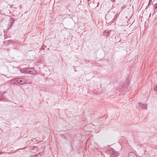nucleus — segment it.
Wrapping results in <instances>:
<instances>
[{
    "mask_svg": "<svg viewBox=\"0 0 157 157\" xmlns=\"http://www.w3.org/2000/svg\"><path fill=\"white\" fill-rule=\"evenodd\" d=\"M128 156L129 157H137L136 154L132 152L129 153Z\"/></svg>",
    "mask_w": 157,
    "mask_h": 157,
    "instance_id": "obj_6",
    "label": "nucleus"
},
{
    "mask_svg": "<svg viewBox=\"0 0 157 157\" xmlns=\"http://www.w3.org/2000/svg\"><path fill=\"white\" fill-rule=\"evenodd\" d=\"M113 148H110L107 149L106 151V152L107 153H112V151H113Z\"/></svg>",
    "mask_w": 157,
    "mask_h": 157,
    "instance_id": "obj_7",
    "label": "nucleus"
},
{
    "mask_svg": "<svg viewBox=\"0 0 157 157\" xmlns=\"http://www.w3.org/2000/svg\"><path fill=\"white\" fill-rule=\"evenodd\" d=\"M36 155H33L32 156H31V157H36Z\"/></svg>",
    "mask_w": 157,
    "mask_h": 157,
    "instance_id": "obj_16",
    "label": "nucleus"
},
{
    "mask_svg": "<svg viewBox=\"0 0 157 157\" xmlns=\"http://www.w3.org/2000/svg\"><path fill=\"white\" fill-rule=\"evenodd\" d=\"M25 79L23 78L22 79H21L20 78H18V85L22 84L23 83H25Z\"/></svg>",
    "mask_w": 157,
    "mask_h": 157,
    "instance_id": "obj_3",
    "label": "nucleus"
},
{
    "mask_svg": "<svg viewBox=\"0 0 157 157\" xmlns=\"http://www.w3.org/2000/svg\"><path fill=\"white\" fill-rule=\"evenodd\" d=\"M111 31V30L108 31V33H109V34H108V36L110 35Z\"/></svg>",
    "mask_w": 157,
    "mask_h": 157,
    "instance_id": "obj_15",
    "label": "nucleus"
},
{
    "mask_svg": "<svg viewBox=\"0 0 157 157\" xmlns=\"http://www.w3.org/2000/svg\"><path fill=\"white\" fill-rule=\"evenodd\" d=\"M25 68L26 71V73L36 75V72L33 68L27 67Z\"/></svg>",
    "mask_w": 157,
    "mask_h": 157,
    "instance_id": "obj_1",
    "label": "nucleus"
},
{
    "mask_svg": "<svg viewBox=\"0 0 157 157\" xmlns=\"http://www.w3.org/2000/svg\"><path fill=\"white\" fill-rule=\"evenodd\" d=\"M20 71L22 73H26V70L25 68L21 69Z\"/></svg>",
    "mask_w": 157,
    "mask_h": 157,
    "instance_id": "obj_9",
    "label": "nucleus"
},
{
    "mask_svg": "<svg viewBox=\"0 0 157 157\" xmlns=\"http://www.w3.org/2000/svg\"><path fill=\"white\" fill-rule=\"evenodd\" d=\"M115 0H112V1H113V2H114L115 1Z\"/></svg>",
    "mask_w": 157,
    "mask_h": 157,
    "instance_id": "obj_17",
    "label": "nucleus"
},
{
    "mask_svg": "<svg viewBox=\"0 0 157 157\" xmlns=\"http://www.w3.org/2000/svg\"><path fill=\"white\" fill-rule=\"evenodd\" d=\"M18 78H15L12 79L10 82L12 84L18 85Z\"/></svg>",
    "mask_w": 157,
    "mask_h": 157,
    "instance_id": "obj_2",
    "label": "nucleus"
},
{
    "mask_svg": "<svg viewBox=\"0 0 157 157\" xmlns=\"http://www.w3.org/2000/svg\"><path fill=\"white\" fill-rule=\"evenodd\" d=\"M152 2V0H149L148 5L150 4Z\"/></svg>",
    "mask_w": 157,
    "mask_h": 157,
    "instance_id": "obj_14",
    "label": "nucleus"
},
{
    "mask_svg": "<svg viewBox=\"0 0 157 157\" xmlns=\"http://www.w3.org/2000/svg\"><path fill=\"white\" fill-rule=\"evenodd\" d=\"M14 22V20L13 19H12L10 22L11 27L13 25Z\"/></svg>",
    "mask_w": 157,
    "mask_h": 157,
    "instance_id": "obj_11",
    "label": "nucleus"
},
{
    "mask_svg": "<svg viewBox=\"0 0 157 157\" xmlns=\"http://www.w3.org/2000/svg\"><path fill=\"white\" fill-rule=\"evenodd\" d=\"M139 106L142 108L147 109V104H143L142 103H139Z\"/></svg>",
    "mask_w": 157,
    "mask_h": 157,
    "instance_id": "obj_5",
    "label": "nucleus"
},
{
    "mask_svg": "<svg viewBox=\"0 0 157 157\" xmlns=\"http://www.w3.org/2000/svg\"><path fill=\"white\" fill-rule=\"evenodd\" d=\"M3 93L2 92H0V100H4V99H3Z\"/></svg>",
    "mask_w": 157,
    "mask_h": 157,
    "instance_id": "obj_10",
    "label": "nucleus"
},
{
    "mask_svg": "<svg viewBox=\"0 0 157 157\" xmlns=\"http://www.w3.org/2000/svg\"><path fill=\"white\" fill-rule=\"evenodd\" d=\"M155 9H157V3L155 4V6H154Z\"/></svg>",
    "mask_w": 157,
    "mask_h": 157,
    "instance_id": "obj_13",
    "label": "nucleus"
},
{
    "mask_svg": "<svg viewBox=\"0 0 157 157\" xmlns=\"http://www.w3.org/2000/svg\"><path fill=\"white\" fill-rule=\"evenodd\" d=\"M103 35L104 36H108V30H105L103 33Z\"/></svg>",
    "mask_w": 157,
    "mask_h": 157,
    "instance_id": "obj_8",
    "label": "nucleus"
},
{
    "mask_svg": "<svg viewBox=\"0 0 157 157\" xmlns=\"http://www.w3.org/2000/svg\"><path fill=\"white\" fill-rule=\"evenodd\" d=\"M119 155V153L117 151H116L113 149V151H112L111 156L113 157L114 156V157H116Z\"/></svg>",
    "mask_w": 157,
    "mask_h": 157,
    "instance_id": "obj_4",
    "label": "nucleus"
},
{
    "mask_svg": "<svg viewBox=\"0 0 157 157\" xmlns=\"http://www.w3.org/2000/svg\"><path fill=\"white\" fill-rule=\"evenodd\" d=\"M154 90L155 91H157V85L155 86L154 87Z\"/></svg>",
    "mask_w": 157,
    "mask_h": 157,
    "instance_id": "obj_12",
    "label": "nucleus"
}]
</instances>
